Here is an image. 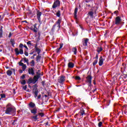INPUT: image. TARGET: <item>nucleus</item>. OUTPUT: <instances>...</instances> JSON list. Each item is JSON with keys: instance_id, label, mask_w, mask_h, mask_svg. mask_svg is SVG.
I'll list each match as a JSON object with an SVG mask.
<instances>
[{"instance_id": "39448f33", "label": "nucleus", "mask_w": 127, "mask_h": 127, "mask_svg": "<svg viewBox=\"0 0 127 127\" xmlns=\"http://www.w3.org/2000/svg\"><path fill=\"white\" fill-rule=\"evenodd\" d=\"M38 117H41V118H43L44 117V113H39L36 114L35 116H33L31 117L32 120L34 122H36L39 119Z\"/></svg>"}, {"instance_id": "cd10ccee", "label": "nucleus", "mask_w": 127, "mask_h": 127, "mask_svg": "<svg viewBox=\"0 0 127 127\" xmlns=\"http://www.w3.org/2000/svg\"><path fill=\"white\" fill-rule=\"evenodd\" d=\"M35 51L37 52L38 55H40V53L41 52V50L38 48H36L35 49Z\"/></svg>"}, {"instance_id": "473e14b6", "label": "nucleus", "mask_w": 127, "mask_h": 127, "mask_svg": "<svg viewBox=\"0 0 127 127\" xmlns=\"http://www.w3.org/2000/svg\"><path fill=\"white\" fill-rule=\"evenodd\" d=\"M56 15L58 17H60V16H61V11H60V10H58L57 12Z\"/></svg>"}, {"instance_id": "5701e85b", "label": "nucleus", "mask_w": 127, "mask_h": 127, "mask_svg": "<svg viewBox=\"0 0 127 127\" xmlns=\"http://www.w3.org/2000/svg\"><path fill=\"white\" fill-rule=\"evenodd\" d=\"M77 12H78V7H75L74 9V18L77 19Z\"/></svg>"}, {"instance_id": "7c9ffc66", "label": "nucleus", "mask_w": 127, "mask_h": 127, "mask_svg": "<svg viewBox=\"0 0 127 127\" xmlns=\"http://www.w3.org/2000/svg\"><path fill=\"white\" fill-rule=\"evenodd\" d=\"M72 52L74 53V55H77V48L76 47H73L72 48Z\"/></svg>"}, {"instance_id": "20e7f679", "label": "nucleus", "mask_w": 127, "mask_h": 127, "mask_svg": "<svg viewBox=\"0 0 127 127\" xmlns=\"http://www.w3.org/2000/svg\"><path fill=\"white\" fill-rule=\"evenodd\" d=\"M32 94H34L35 98H36L38 96V85L37 84H35L33 85Z\"/></svg>"}, {"instance_id": "69168bd1", "label": "nucleus", "mask_w": 127, "mask_h": 127, "mask_svg": "<svg viewBox=\"0 0 127 127\" xmlns=\"http://www.w3.org/2000/svg\"><path fill=\"white\" fill-rule=\"evenodd\" d=\"M117 12H119V11H114L115 14H116Z\"/></svg>"}, {"instance_id": "bf43d9fd", "label": "nucleus", "mask_w": 127, "mask_h": 127, "mask_svg": "<svg viewBox=\"0 0 127 127\" xmlns=\"http://www.w3.org/2000/svg\"><path fill=\"white\" fill-rule=\"evenodd\" d=\"M36 48H38V47H37V44H36V45L35 46V49Z\"/></svg>"}, {"instance_id": "393cba45", "label": "nucleus", "mask_w": 127, "mask_h": 127, "mask_svg": "<svg viewBox=\"0 0 127 127\" xmlns=\"http://www.w3.org/2000/svg\"><path fill=\"white\" fill-rule=\"evenodd\" d=\"M41 58V55H38L36 58V60L37 62H39L40 61V59Z\"/></svg>"}, {"instance_id": "4468645a", "label": "nucleus", "mask_w": 127, "mask_h": 127, "mask_svg": "<svg viewBox=\"0 0 127 127\" xmlns=\"http://www.w3.org/2000/svg\"><path fill=\"white\" fill-rule=\"evenodd\" d=\"M21 62H22V60H21V61L19 63V66H22L23 71H25V69H26V64Z\"/></svg>"}, {"instance_id": "412c9836", "label": "nucleus", "mask_w": 127, "mask_h": 127, "mask_svg": "<svg viewBox=\"0 0 127 127\" xmlns=\"http://www.w3.org/2000/svg\"><path fill=\"white\" fill-rule=\"evenodd\" d=\"M74 65L75 64L72 62H69L67 64L68 67L70 69H72V68H74Z\"/></svg>"}, {"instance_id": "e433bc0d", "label": "nucleus", "mask_w": 127, "mask_h": 127, "mask_svg": "<svg viewBox=\"0 0 127 127\" xmlns=\"http://www.w3.org/2000/svg\"><path fill=\"white\" fill-rule=\"evenodd\" d=\"M98 63V60H95L93 63V66H95L96 65V64H97Z\"/></svg>"}, {"instance_id": "13d9d810", "label": "nucleus", "mask_w": 127, "mask_h": 127, "mask_svg": "<svg viewBox=\"0 0 127 127\" xmlns=\"http://www.w3.org/2000/svg\"><path fill=\"white\" fill-rule=\"evenodd\" d=\"M33 53H34V51H33L32 52H31L29 53L30 55H32V54H33Z\"/></svg>"}, {"instance_id": "6e6d98bb", "label": "nucleus", "mask_w": 127, "mask_h": 127, "mask_svg": "<svg viewBox=\"0 0 127 127\" xmlns=\"http://www.w3.org/2000/svg\"><path fill=\"white\" fill-rule=\"evenodd\" d=\"M45 84V81H42V85H43V86H44Z\"/></svg>"}, {"instance_id": "c03bdc74", "label": "nucleus", "mask_w": 127, "mask_h": 127, "mask_svg": "<svg viewBox=\"0 0 127 127\" xmlns=\"http://www.w3.org/2000/svg\"><path fill=\"white\" fill-rule=\"evenodd\" d=\"M95 59H96V60H98L99 59V54H96L95 58H94Z\"/></svg>"}, {"instance_id": "de8ad7c7", "label": "nucleus", "mask_w": 127, "mask_h": 127, "mask_svg": "<svg viewBox=\"0 0 127 127\" xmlns=\"http://www.w3.org/2000/svg\"><path fill=\"white\" fill-rule=\"evenodd\" d=\"M23 89L25 90H26V89H27V85H25L24 86H23Z\"/></svg>"}, {"instance_id": "9d476101", "label": "nucleus", "mask_w": 127, "mask_h": 127, "mask_svg": "<svg viewBox=\"0 0 127 127\" xmlns=\"http://www.w3.org/2000/svg\"><path fill=\"white\" fill-rule=\"evenodd\" d=\"M36 14H37V19H38L39 23H41L40 16H41V15H42V12H41L40 10H37Z\"/></svg>"}, {"instance_id": "680f3d73", "label": "nucleus", "mask_w": 127, "mask_h": 127, "mask_svg": "<svg viewBox=\"0 0 127 127\" xmlns=\"http://www.w3.org/2000/svg\"><path fill=\"white\" fill-rule=\"evenodd\" d=\"M10 106V104H8L7 105V108H8V107H9Z\"/></svg>"}, {"instance_id": "f03ea898", "label": "nucleus", "mask_w": 127, "mask_h": 127, "mask_svg": "<svg viewBox=\"0 0 127 127\" xmlns=\"http://www.w3.org/2000/svg\"><path fill=\"white\" fill-rule=\"evenodd\" d=\"M4 112L6 115H11V116H15V114H16L15 108L11 107H6Z\"/></svg>"}, {"instance_id": "4d7b16f0", "label": "nucleus", "mask_w": 127, "mask_h": 127, "mask_svg": "<svg viewBox=\"0 0 127 127\" xmlns=\"http://www.w3.org/2000/svg\"><path fill=\"white\" fill-rule=\"evenodd\" d=\"M96 91H97V88H95L94 90H92V92L95 93V92H96Z\"/></svg>"}, {"instance_id": "2eb2a0df", "label": "nucleus", "mask_w": 127, "mask_h": 127, "mask_svg": "<svg viewBox=\"0 0 127 127\" xmlns=\"http://www.w3.org/2000/svg\"><path fill=\"white\" fill-rule=\"evenodd\" d=\"M30 111L31 113L32 114V115H34V116L37 115V109L36 108L31 109H30Z\"/></svg>"}, {"instance_id": "603ef678", "label": "nucleus", "mask_w": 127, "mask_h": 127, "mask_svg": "<svg viewBox=\"0 0 127 127\" xmlns=\"http://www.w3.org/2000/svg\"><path fill=\"white\" fill-rule=\"evenodd\" d=\"M11 70H12V71H13V73L14 74H15V69L14 68H11Z\"/></svg>"}, {"instance_id": "3c124183", "label": "nucleus", "mask_w": 127, "mask_h": 127, "mask_svg": "<svg viewBox=\"0 0 127 127\" xmlns=\"http://www.w3.org/2000/svg\"><path fill=\"white\" fill-rule=\"evenodd\" d=\"M41 98V94H39L38 97H37V99L38 100H39V99Z\"/></svg>"}, {"instance_id": "f3484780", "label": "nucleus", "mask_w": 127, "mask_h": 127, "mask_svg": "<svg viewBox=\"0 0 127 127\" xmlns=\"http://www.w3.org/2000/svg\"><path fill=\"white\" fill-rule=\"evenodd\" d=\"M29 110L31 109H34L35 108V104L32 102H31L28 104Z\"/></svg>"}, {"instance_id": "37998d69", "label": "nucleus", "mask_w": 127, "mask_h": 127, "mask_svg": "<svg viewBox=\"0 0 127 127\" xmlns=\"http://www.w3.org/2000/svg\"><path fill=\"white\" fill-rule=\"evenodd\" d=\"M23 60H24L25 63L28 61V59H27L26 58H24Z\"/></svg>"}, {"instance_id": "8fccbe9b", "label": "nucleus", "mask_w": 127, "mask_h": 127, "mask_svg": "<svg viewBox=\"0 0 127 127\" xmlns=\"http://www.w3.org/2000/svg\"><path fill=\"white\" fill-rule=\"evenodd\" d=\"M63 47V43L60 44V49H61Z\"/></svg>"}, {"instance_id": "e2e57ef3", "label": "nucleus", "mask_w": 127, "mask_h": 127, "mask_svg": "<svg viewBox=\"0 0 127 127\" xmlns=\"http://www.w3.org/2000/svg\"><path fill=\"white\" fill-rule=\"evenodd\" d=\"M31 59H34V56H32L31 57Z\"/></svg>"}, {"instance_id": "338daca9", "label": "nucleus", "mask_w": 127, "mask_h": 127, "mask_svg": "<svg viewBox=\"0 0 127 127\" xmlns=\"http://www.w3.org/2000/svg\"><path fill=\"white\" fill-rule=\"evenodd\" d=\"M87 5V6H88L89 7H91V4H88V5Z\"/></svg>"}, {"instance_id": "052dcab7", "label": "nucleus", "mask_w": 127, "mask_h": 127, "mask_svg": "<svg viewBox=\"0 0 127 127\" xmlns=\"http://www.w3.org/2000/svg\"><path fill=\"white\" fill-rule=\"evenodd\" d=\"M60 111V108H58L57 110H56V112H59Z\"/></svg>"}, {"instance_id": "c9c22d12", "label": "nucleus", "mask_w": 127, "mask_h": 127, "mask_svg": "<svg viewBox=\"0 0 127 127\" xmlns=\"http://www.w3.org/2000/svg\"><path fill=\"white\" fill-rule=\"evenodd\" d=\"M16 122H17V120H14L13 121V122L12 123V125L13 126H15V125H16Z\"/></svg>"}, {"instance_id": "49530a36", "label": "nucleus", "mask_w": 127, "mask_h": 127, "mask_svg": "<svg viewBox=\"0 0 127 127\" xmlns=\"http://www.w3.org/2000/svg\"><path fill=\"white\" fill-rule=\"evenodd\" d=\"M21 79H25V74H23L21 76Z\"/></svg>"}, {"instance_id": "1a4fd4ad", "label": "nucleus", "mask_w": 127, "mask_h": 127, "mask_svg": "<svg viewBox=\"0 0 127 127\" xmlns=\"http://www.w3.org/2000/svg\"><path fill=\"white\" fill-rule=\"evenodd\" d=\"M58 6H60V1L59 0H56L54 2L52 7L53 8H56Z\"/></svg>"}, {"instance_id": "a878e982", "label": "nucleus", "mask_w": 127, "mask_h": 127, "mask_svg": "<svg viewBox=\"0 0 127 127\" xmlns=\"http://www.w3.org/2000/svg\"><path fill=\"white\" fill-rule=\"evenodd\" d=\"M30 66L31 67H34L35 65V62H34V60H32L31 62H30Z\"/></svg>"}, {"instance_id": "b1692460", "label": "nucleus", "mask_w": 127, "mask_h": 127, "mask_svg": "<svg viewBox=\"0 0 127 127\" xmlns=\"http://www.w3.org/2000/svg\"><path fill=\"white\" fill-rule=\"evenodd\" d=\"M10 42L12 47H14V44H15V41L14 40V39H11L10 40Z\"/></svg>"}, {"instance_id": "09e8293b", "label": "nucleus", "mask_w": 127, "mask_h": 127, "mask_svg": "<svg viewBox=\"0 0 127 127\" xmlns=\"http://www.w3.org/2000/svg\"><path fill=\"white\" fill-rule=\"evenodd\" d=\"M11 35H12V34H11V32H10V33H9V35H8V37L9 38H10L11 37Z\"/></svg>"}, {"instance_id": "ea45409f", "label": "nucleus", "mask_w": 127, "mask_h": 127, "mask_svg": "<svg viewBox=\"0 0 127 127\" xmlns=\"http://www.w3.org/2000/svg\"><path fill=\"white\" fill-rule=\"evenodd\" d=\"M21 84H22V85H25L26 84V81H25V80H23L21 82Z\"/></svg>"}, {"instance_id": "a18cd8bd", "label": "nucleus", "mask_w": 127, "mask_h": 127, "mask_svg": "<svg viewBox=\"0 0 127 127\" xmlns=\"http://www.w3.org/2000/svg\"><path fill=\"white\" fill-rule=\"evenodd\" d=\"M24 54L25 56H28V53L26 50L24 51Z\"/></svg>"}, {"instance_id": "dca6fc26", "label": "nucleus", "mask_w": 127, "mask_h": 127, "mask_svg": "<svg viewBox=\"0 0 127 127\" xmlns=\"http://www.w3.org/2000/svg\"><path fill=\"white\" fill-rule=\"evenodd\" d=\"M84 115H85V110L83 108L80 110L78 114H76V116H79V117L84 116Z\"/></svg>"}, {"instance_id": "0e129e2a", "label": "nucleus", "mask_w": 127, "mask_h": 127, "mask_svg": "<svg viewBox=\"0 0 127 127\" xmlns=\"http://www.w3.org/2000/svg\"><path fill=\"white\" fill-rule=\"evenodd\" d=\"M45 126H48V122H47L46 124H45Z\"/></svg>"}, {"instance_id": "5fc2aeb1", "label": "nucleus", "mask_w": 127, "mask_h": 127, "mask_svg": "<svg viewBox=\"0 0 127 127\" xmlns=\"http://www.w3.org/2000/svg\"><path fill=\"white\" fill-rule=\"evenodd\" d=\"M75 102H80V99H77L75 100Z\"/></svg>"}, {"instance_id": "7ed1b4c3", "label": "nucleus", "mask_w": 127, "mask_h": 127, "mask_svg": "<svg viewBox=\"0 0 127 127\" xmlns=\"http://www.w3.org/2000/svg\"><path fill=\"white\" fill-rule=\"evenodd\" d=\"M61 20H62V18H59L58 21L54 24L53 27L51 29V32L52 33H54V31L55 30V27H56V25H57V27L59 28V30L60 29L61 27Z\"/></svg>"}, {"instance_id": "6ab92c4d", "label": "nucleus", "mask_w": 127, "mask_h": 127, "mask_svg": "<svg viewBox=\"0 0 127 127\" xmlns=\"http://www.w3.org/2000/svg\"><path fill=\"white\" fill-rule=\"evenodd\" d=\"M88 42H89V39L85 38L84 40V42H83V46H85V47L88 46Z\"/></svg>"}, {"instance_id": "aec40b11", "label": "nucleus", "mask_w": 127, "mask_h": 127, "mask_svg": "<svg viewBox=\"0 0 127 127\" xmlns=\"http://www.w3.org/2000/svg\"><path fill=\"white\" fill-rule=\"evenodd\" d=\"M39 77L38 75H35L33 77V80L34 81L33 84H35L37 81H38V79H39Z\"/></svg>"}, {"instance_id": "c85d7f7f", "label": "nucleus", "mask_w": 127, "mask_h": 127, "mask_svg": "<svg viewBox=\"0 0 127 127\" xmlns=\"http://www.w3.org/2000/svg\"><path fill=\"white\" fill-rule=\"evenodd\" d=\"M101 51H103V48L98 47L97 52H98V54L100 53V52H101Z\"/></svg>"}, {"instance_id": "0eeeda50", "label": "nucleus", "mask_w": 127, "mask_h": 127, "mask_svg": "<svg viewBox=\"0 0 127 127\" xmlns=\"http://www.w3.org/2000/svg\"><path fill=\"white\" fill-rule=\"evenodd\" d=\"M91 11H89L88 12V15H89V16H90V17L93 18V17L94 16V12L95 13H96L97 12V9L96 8H95V7H91Z\"/></svg>"}, {"instance_id": "a19ab883", "label": "nucleus", "mask_w": 127, "mask_h": 127, "mask_svg": "<svg viewBox=\"0 0 127 127\" xmlns=\"http://www.w3.org/2000/svg\"><path fill=\"white\" fill-rule=\"evenodd\" d=\"M0 96H1V99H3V98H5V94H1Z\"/></svg>"}, {"instance_id": "6e6552de", "label": "nucleus", "mask_w": 127, "mask_h": 127, "mask_svg": "<svg viewBox=\"0 0 127 127\" xmlns=\"http://www.w3.org/2000/svg\"><path fill=\"white\" fill-rule=\"evenodd\" d=\"M65 76H61L60 79L58 80V82L61 85H63L64 84V82H65Z\"/></svg>"}, {"instance_id": "58836bf2", "label": "nucleus", "mask_w": 127, "mask_h": 127, "mask_svg": "<svg viewBox=\"0 0 127 127\" xmlns=\"http://www.w3.org/2000/svg\"><path fill=\"white\" fill-rule=\"evenodd\" d=\"M102 126H103V122H100L98 125V127H101Z\"/></svg>"}, {"instance_id": "4c0bfd02", "label": "nucleus", "mask_w": 127, "mask_h": 127, "mask_svg": "<svg viewBox=\"0 0 127 127\" xmlns=\"http://www.w3.org/2000/svg\"><path fill=\"white\" fill-rule=\"evenodd\" d=\"M75 79L76 80L80 81L81 80V77L80 76H75Z\"/></svg>"}, {"instance_id": "f704fd0d", "label": "nucleus", "mask_w": 127, "mask_h": 127, "mask_svg": "<svg viewBox=\"0 0 127 127\" xmlns=\"http://www.w3.org/2000/svg\"><path fill=\"white\" fill-rule=\"evenodd\" d=\"M27 45H30V46H33V44L31 43V41H29L28 42H27Z\"/></svg>"}, {"instance_id": "774afa93", "label": "nucleus", "mask_w": 127, "mask_h": 127, "mask_svg": "<svg viewBox=\"0 0 127 127\" xmlns=\"http://www.w3.org/2000/svg\"><path fill=\"white\" fill-rule=\"evenodd\" d=\"M61 10H63V9H64V8L63 7H62L61 8Z\"/></svg>"}, {"instance_id": "f257e3e1", "label": "nucleus", "mask_w": 127, "mask_h": 127, "mask_svg": "<svg viewBox=\"0 0 127 127\" xmlns=\"http://www.w3.org/2000/svg\"><path fill=\"white\" fill-rule=\"evenodd\" d=\"M23 47L27 49V50H28V48L26 45H23L22 43H20L19 45V48L21 49L18 50V48H15L14 50L16 56H18V55H19V54H20L21 55H22V54H23V49H22Z\"/></svg>"}, {"instance_id": "9b49d317", "label": "nucleus", "mask_w": 127, "mask_h": 127, "mask_svg": "<svg viewBox=\"0 0 127 127\" xmlns=\"http://www.w3.org/2000/svg\"><path fill=\"white\" fill-rule=\"evenodd\" d=\"M34 69V67H30L28 68V72L29 75H32V76H34V74H35Z\"/></svg>"}, {"instance_id": "72a5a7b5", "label": "nucleus", "mask_w": 127, "mask_h": 127, "mask_svg": "<svg viewBox=\"0 0 127 127\" xmlns=\"http://www.w3.org/2000/svg\"><path fill=\"white\" fill-rule=\"evenodd\" d=\"M2 29H0V38H1L2 37V33H3Z\"/></svg>"}, {"instance_id": "bb28decb", "label": "nucleus", "mask_w": 127, "mask_h": 127, "mask_svg": "<svg viewBox=\"0 0 127 127\" xmlns=\"http://www.w3.org/2000/svg\"><path fill=\"white\" fill-rule=\"evenodd\" d=\"M34 81H33V79L31 78H30L28 80V84H33V82Z\"/></svg>"}, {"instance_id": "a211bd4d", "label": "nucleus", "mask_w": 127, "mask_h": 127, "mask_svg": "<svg viewBox=\"0 0 127 127\" xmlns=\"http://www.w3.org/2000/svg\"><path fill=\"white\" fill-rule=\"evenodd\" d=\"M104 61H105V59H103L102 56H101L99 58V66L103 65V64H104Z\"/></svg>"}, {"instance_id": "423d86ee", "label": "nucleus", "mask_w": 127, "mask_h": 127, "mask_svg": "<svg viewBox=\"0 0 127 127\" xmlns=\"http://www.w3.org/2000/svg\"><path fill=\"white\" fill-rule=\"evenodd\" d=\"M121 23H122V18L120 16H117L115 18V22H113L112 27L114 26V25L119 26Z\"/></svg>"}, {"instance_id": "ddd939ff", "label": "nucleus", "mask_w": 127, "mask_h": 127, "mask_svg": "<svg viewBox=\"0 0 127 127\" xmlns=\"http://www.w3.org/2000/svg\"><path fill=\"white\" fill-rule=\"evenodd\" d=\"M37 25V24H35L33 26H31L29 28V29L33 31L34 32H37V27H36V26Z\"/></svg>"}, {"instance_id": "864d4df0", "label": "nucleus", "mask_w": 127, "mask_h": 127, "mask_svg": "<svg viewBox=\"0 0 127 127\" xmlns=\"http://www.w3.org/2000/svg\"><path fill=\"white\" fill-rule=\"evenodd\" d=\"M19 73H23V69H22V70L20 69V70H19Z\"/></svg>"}, {"instance_id": "79ce46f5", "label": "nucleus", "mask_w": 127, "mask_h": 127, "mask_svg": "<svg viewBox=\"0 0 127 127\" xmlns=\"http://www.w3.org/2000/svg\"><path fill=\"white\" fill-rule=\"evenodd\" d=\"M38 39H39V40H40V35H41V33H40V32H38Z\"/></svg>"}, {"instance_id": "c756f323", "label": "nucleus", "mask_w": 127, "mask_h": 127, "mask_svg": "<svg viewBox=\"0 0 127 127\" xmlns=\"http://www.w3.org/2000/svg\"><path fill=\"white\" fill-rule=\"evenodd\" d=\"M88 87L87 89H86V91H88L90 92V91L92 90V84H88Z\"/></svg>"}, {"instance_id": "f8f14e48", "label": "nucleus", "mask_w": 127, "mask_h": 127, "mask_svg": "<svg viewBox=\"0 0 127 127\" xmlns=\"http://www.w3.org/2000/svg\"><path fill=\"white\" fill-rule=\"evenodd\" d=\"M86 82L88 83V84H92V76L88 75L86 77Z\"/></svg>"}, {"instance_id": "2f4dec72", "label": "nucleus", "mask_w": 127, "mask_h": 127, "mask_svg": "<svg viewBox=\"0 0 127 127\" xmlns=\"http://www.w3.org/2000/svg\"><path fill=\"white\" fill-rule=\"evenodd\" d=\"M6 73L8 76H11V74H12V71L11 70H8L7 71Z\"/></svg>"}, {"instance_id": "4be33fe9", "label": "nucleus", "mask_w": 127, "mask_h": 127, "mask_svg": "<svg viewBox=\"0 0 127 127\" xmlns=\"http://www.w3.org/2000/svg\"><path fill=\"white\" fill-rule=\"evenodd\" d=\"M37 75L36 76H38L39 77L41 78V76H43V74H41V70H38L37 72H36Z\"/></svg>"}]
</instances>
